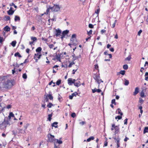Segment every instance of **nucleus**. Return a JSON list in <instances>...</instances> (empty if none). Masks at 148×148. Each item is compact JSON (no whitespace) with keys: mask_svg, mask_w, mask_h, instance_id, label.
Masks as SVG:
<instances>
[{"mask_svg":"<svg viewBox=\"0 0 148 148\" xmlns=\"http://www.w3.org/2000/svg\"><path fill=\"white\" fill-rule=\"evenodd\" d=\"M127 120L128 119H126L124 120V124L125 125H127Z\"/></svg>","mask_w":148,"mask_h":148,"instance_id":"56","label":"nucleus"},{"mask_svg":"<svg viewBox=\"0 0 148 148\" xmlns=\"http://www.w3.org/2000/svg\"><path fill=\"white\" fill-rule=\"evenodd\" d=\"M140 96L142 97H145L144 93V92H143V90L140 93Z\"/></svg>","mask_w":148,"mask_h":148,"instance_id":"42","label":"nucleus"},{"mask_svg":"<svg viewBox=\"0 0 148 148\" xmlns=\"http://www.w3.org/2000/svg\"><path fill=\"white\" fill-rule=\"evenodd\" d=\"M3 29L5 32H9L10 31V28L8 26H6Z\"/></svg>","mask_w":148,"mask_h":148,"instance_id":"13","label":"nucleus"},{"mask_svg":"<svg viewBox=\"0 0 148 148\" xmlns=\"http://www.w3.org/2000/svg\"><path fill=\"white\" fill-rule=\"evenodd\" d=\"M56 140L57 141L56 142H55L56 144L57 143H58L60 144H62V141L61 140H59L58 139H56Z\"/></svg>","mask_w":148,"mask_h":148,"instance_id":"27","label":"nucleus"},{"mask_svg":"<svg viewBox=\"0 0 148 148\" xmlns=\"http://www.w3.org/2000/svg\"><path fill=\"white\" fill-rule=\"evenodd\" d=\"M61 80L59 79L57 80L56 82V84L57 85L59 86L61 83Z\"/></svg>","mask_w":148,"mask_h":148,"instance_id":"35","label":"nucleus"},{"mask_svg":"<svg viewBox=\"0 0 148 148\" xmlns=\"http://www.w3.org/2000/svg\"><path fill=\"white\" fill-rule=\"evenodd\" d=\"M20 17L18 16H15L14 18V21H20Z\"/></svg>","mask_w":148,"mask_h":148,"instance_id":"18","label":"nucleus"},{"mask_svg":"<svg viewBox=\"0 0 148 148\" xmlns=\"http://www.w3.org/2000/svg\"><path fill=\"white\" fill-rule=\"evenodd\" d=\"M122 118V116H116L115 117V119H118L119 120H120Z\"/></svg>","mask_w":148,"mask_h":148,"instance_id":"43","label":"nucleus"},{"mask_svg":"<svg viewBox=\"0 0 148 148\" xmlns=\"http://www.w3.org/2000/svg\"><path fill=\"white\" fill-rule=\"evenodd\" d=\"M54 148H60L59 147V145H57L56 143H54Z\"/></svg>","mask_w":148,"mask_h":148,"instance_id":"51","label":"nucleus"},{"mask_svg":"<svg viewBox=\"0 0 148 148\" xmlns=\"http://www.w3.org/2000/svg\"><path fill=\"white\" fill-rule=\"evenodd\" d=\"M139 88L138 87H136L135 89L134 92L133 93V95L135 96L139 92Z\"/></svg>","mask_w":148,"mask_h":148,"instance_id":"10","label":"nucleus"},{"mask_svg":"<svg viewBox=\"0 0 148 148\" xmlns=\"http://www.w3.org/2000/svg\"><path fill=\"white\" fill-rule=\"evenodd\" d=\"M147 132H148V127H145L143 131V133L145 134Z\"/></svg>","mask_w":148,"mask_h":148,"instance_id":"28","label":"nucleus"},{"mask_svg":"<svg viewBox=\"0 0 148 148\" xmlns=\"http://www.w3.org/2000/svg\"><path fill=\"white\" fill-rule=\"evenodd\" d=\"M129 84V81L128 80L125 79L124 81V84L125 86H127Z\"/></svg>","mask_w":148,"mask_h":148,"instance_id":"32","label":"nucleus"},{"mask_svg":"<svg viewBox=\"0 0 148 148\" xmlns=\"http://www.w3.org/2000/svg\"><path fill=\"white\" fill-rule=\"evenodd\" d=\"M56 58L57 60H59V61H60V55H57V54L56 55Z\"/></svg>","mask_w":148,"mask_h":148,"instance_id":"30","label":"nucleus"},{"mask_svg":"<svg viewBox=\"0 0 148 148\" xmlns=\"http://www.w3.org/2000/svg\"><path fill=\"white\" fill-rule=\"evenodd\" d=\"M10 16H4V20L6 21H8L10 20Z\"/></svg>","mask_w":148,"mask_h":148,"instance_id":"25","label":"nucleus"},{"mask_svg":"<svg viewBox=\"0 0 148 148\" xmlns=\"http://www.w3.org/2000/svg\"><path fill=\"white\" fill-rule=\"evenodd\" d=\"M77 80L73 79L71 78H70L68 79V83L69 85H71L73 84H74L75 81H77Z\"/></svg>","mask_w":148,"mask_h":148,"instance_id":"5","label":"nucleus"},{"mask_svg":"<svg viewBox=\"0 0 148 148\" xmlns=\"http://www.w3.org/2000/svg\"><path fill=\"white\" fill-rule=\"evenodd\" d=\"M14 12V11H11L9 12L8 10L7 11V13L9 15H12L13 14Z\"/></svg>","mask_w":148,"mask_h":148,"instance_id":"34","label":"nucleus"},{"mask_svg":"<svg viewBox=\"0 0 148 148\" xmlns=\"http://www.w3.org/2000/svg\"><path fill=\"white\" fill-rule=\"evenodd\" d=\"M142 31L141 29H140L138 32V35L139 36L140 35L141 33L142 32Z\"/></svg>","mask_w":148,"mask_h":148,"instance_id":"59","label":"nucleus"},{"mask_svg":"<svg viewBox=\"0 0 148 148\" xmlns=\"http://www.w3.org/2000/svg\"><path fill=\"white\" fill-rule=\"evenodd\" d=\"M77 80H78V79ZM74 85L75 86L78 87L79 86L81 85V84L79 81H78L77 80V81H75Z\"/></svg>","mask_w":148,"mask_h":148,"instance_id":"8","label":"nucleus"},{"mask_svg":"<svg viewBox=\"0 0 148 148\" xmlns=\"http://www.w3.org/2000/svg\"><path fill=\"white\" fill-rule=\"evenodd\" d=\"M53 105L51 103H49L47 105V107L49 108H51Z\"/></svg>","mask_w":148,"mask_h":148,"instance_id":"40","label":"nucleus"},{"mask_svg":"<svg viewBox=\"0 0 148 148\" xmlns=\"http://www.w3.org/2000/svg\"><path fill=\"white\" fill-rule=\"evenodd\" d=\"M116 112H118V114H120L121 116H122L123 115V113L121 112V109L119 108L117 109Z\"/></svg>","mask_w":148,"mask_h":148,"instance_id":"16","label":"nucleus"},{"mask_svg":"<svg viewBox=\"0 0 148 148\" xmlns=\"http://www.w3.org/2000/svg\"><path fill=\"white\" fill-rule=\"evenodd\" d=\"M61 98H62L60 96V94H58V99L60 101H61L60 99Z\"/></svg>","mask_w":148,"mask_h":148,"instance_id":"61","label":"nucleus"},{"mask_svg":"<svg viewBox=\"0 0 148 148\" xmlns=\"http://www.w3.org/2000/svg\"><path fill=\"white\" fill-rule=\"evenodd\" d=\"M94 137L93 136H91L90 137H89V138H88V139H87V140L86 141H87V142H90V141L91 140H94Z\"/></svg>","mask_w":148,"mask_h":148,"instance_id":"23","label":"nucleus"},{"mask_svg":"<svg viewBox=\"0 0 148 148\" xmlns=\"http://www.w3.org/2000/svg\"><path fill=\"white\" fill-rule=\"evenodd\" d=\"M29 124L27 123V124L25 125L24 126V127L25 128L24 130H26V129H27L28 127L29 126Z\"/></svg>","mask_w":148,"mask_h":148,"instance_id":"55","label":"nucleus"},{"mask_svg":"<svg viewBox=\"0 0 148 148\" xmlns=\"http://www.w3.org/2000/svg\"><path fill=\"white\" fill-rule=\"evenodd\" d=\"M100 8H98L97 9V10H96L95 11V13L97 14V15L96 16V17H97L98 19H99L98 15H99V12H100Z\"/></svg>","mask_w":148,"mask_h":148,"instance_id":"21","label":"nucleus"},{"mask_svg":"<svg viewBox=\"0 0 148 148\" xmlns=\"http://www.w3.org/2000/svg\"><path fill=\"white\" fill-rule=\"evenodd\" d=\"M92 92L93 93H94L96 92H98L99 93L101 91V89H97L96 88H95L93 89L92 90Z\"/></svg>","mask_w":148,"mask_h":148,"instance_id":"11","label":"nucleus"},{"mask_svg":"<svg viewBox=\"0 0 148 148\" xmlns=\"http://www.w3.org/2000/svg\"><path fill=\"white\" fill-rule=\"evenodd\" d=\"M22 77L24 79H26L27 76L26 73H24Z\"/></svg>","mask_w":148,"mask_h":148,"instance_id":"46","label":"nucleus"},{"mask_svg":"<svg viewBox=\"0 0 148 148\" xmlns=\"http://www.w3.org/2000/svg\"><path fill=\"white\" fill-rule=\"evenodd\" d=\"M131 58V55H130L127 57V58H126L125 59V60H127L128 61H129L130 60Z\"/></svg>","mask_w":148,"mask_h":148,"instance_id":"38","label":"nucleus"},{"mask_svg":"<svg viewBox=\"0 0 148 148\" xmlns=\"http://www.w3.org/2000/svg\"><path fill=\"white\" fill-rule=\"evenodd\" d=\"M14 56L15 57L18 56L19 58L22 57V56L19 53L16 52L14 54Z\"/></svg>","mask_w":148,"mask_h":148,"instance_id":"22","label":"nucleus"},{"mask_svg":"<svg viewBox=\"0 0 148 148\" xmlns=\"http://www.w3.org/2000/svg\"><path fill=\"white\" fill-rule=\"evenodd\" d=\"M50 10H52V8L51 6H49L46 10V12H45L46 13V14H48V13Z\"/></svg>","mask_w":148,"mask_h":148,"instance_id":"20","label":"nucleus"},{"mask_svg":"<svg viewBox=\"0 0 148 148\" xmlns=\"http://www.w3.org/2000/svg\"><path fill=\"white\" fill-rule=\"evenodd\" d=\"M116 21H117V20H115L114 23L112 24V28H114L115 26V25H116Z\"/></svg>","mask_w":148,"mask_h":148,"instance_id":"47","label":"nucleus"},{"mask_svg":"<svg viewBox=\"0 0 148 148\" xmlns=\"http://www.w3.org/2000/svg\"><path fill=\"white\" fill-rule=\"evenodd\" d=\"M16 43V41H13L11 43V45L14 47L15 46Z\"/></svg>","mask_w":148,"mask_h":148,"instance_id":"29","label":"nucleus"},{"mask_svg":"<svg viewBox=\"0 0 148 148\" xmlns=\"http://www.w3.org/2000/svg\"><path fill=\"white\" fill-rule=\"evenodd\" d=\"M9 114L11 117H14V115L12 112H10Z\"/></svg>","mask_w":148,"mask_h":148,"instance_id":"52","label":"nucleus"},{"mask_svg":"<svg viewBox=\"0 0 148 148\" xmlns=\"http://www.w3.org/2000/svg\"><path fill=\"white\" fill-rule=\"evenodd\" d=\"M79 123L81 125H84V124H86V122L85 121H82L80 122Z\"/></svg>","mask_w":148,"mask_h":148,"instance_id":"50","label":"nucleus"},{"mask_svg":"<svg viewBox=\"0 0 148 148\" xmlns=\"http://www.w3.org/2000/svg\"><path fill=\"white\" fill-rule=\"evenodd\" d=\"M76 35L75 34H73L72 36V37H71V38H75V39H76Z\"/></svg>","mask_w":148,"mask_h":148,"instance_id":"57","label":"nucleus"},{"mask_svg":"<svg viewBox=\"0 0 148 148\" xmlns=\"http://www.w3.org/2000/svg\"><path fill=\"white\" fill-rule=\"evenodd\" d=\"M11 117L10 116V115L9 114L8 116V117H5L4 118H7V120L9 121H10V119H11Z\"/></svg>","mask_w":148,"mask_h":148,"instance_id":"48","label":"nucleus"},{"mask_svg":"<svg viewBox=\"0 0 148 148\" xmlns=\"http://www.w3.org/2000/svg\"><path fill=\"white\" fill-rule=\"evenodd\" d=\"M48 46L49 48L50 49L53 48L54 47V45L53 44H51L50 45H48Z\"/></svg>","mask_w":148,"mask_h":148,"instance_id":"44","label":"nucleus"},{"mask_svg":"<svg viewBox=\"0 0 148 148\" xmlns=\"http://www.w3.org/2000/svg\"><path fill=\"white\" fill-rule=\"evenodd\" d=\"M61 33V31L59 29H56L55 36L56 37H58L60 35Z\"/></svg>","mask_w":148,"mask_h":148,"instance_id":"6","label":"nucleus"},{"mask_svg":"<svg viewBox=\"0 0 148 148\" xmlns=\"http://www.w3.org/2000/svg\"><path fill=\"white\" fill-rule=\"evenodd\" d=\"M72 94L73 95V97H76L77 95H78V93L76 92H74L72 93Z\"/></svg>","mask_w":148,"mask_h":148,"instance_id":"49","label":"nucleus"},{"mask_svg":"<svg viewBox=\"0 0 148 148\" xmlns=\"http://www.w3.org/2000/svg\"><path fill=\"white\" fill-rule=\"evenodd\" d=\"M7 118H4L3 121L1 123L2 124V127L3 126L4 127L6 128L8 126H9L10 125V121L7 120Z\"/></svg>","mask_w":148,"mask_h":148,"instance_id":"3","label":"nucleus"},{"mask_svg":"<svg viewBox=\"0 0 148 148\" xmlns=\"http://www.w3.org/2000/svg\"><path fill=\"white\" fill-rule=\"evenodd\" d=\"M75 64V63L73 61V62H71L69 64V65L68 66L69 67V68L71 67L73 64Z\"/></svg>","mask_w":148,"mask_h":148,"instance_id":"39","label":"nucleus"},{"mask_svg":"<svg viewBox=\"0 0 148 148\" xmlns=\"http://www.w3.org/2000/svg\"><path fill=\"white\" fill-rule=\"evenodd\" d=\"M48 141L50 142L55 143L56 139L54 138V136L52 135L51 134H49L47 135Z\"/></svg>","mask_w":148,"mask_h":148,"instance_id":"2","label":"nucleus"},{"mask_svg":"<svg viewBox=\"0 0 148 148\" xmlns=\"http://www.w3.org/2000/svg\"><path fill=\"white\" fill-rule=\"evenodd\" d=\"M80 55H79V56H74V57H73V61H74L75 60H77V59L80 58Z\"/></svg>","mask_w":148,"mask_h":148,"instance_id":"19","label":"nucleus"},{"mask_svg":"<svg viewBox=\"0 0 148 148\" xmlns=\"http://www.w3.org/2000/svg\"><path fill=\"white\" fill-rule=\"evenodd\" d=\"M106 31L105 29H102L101 31V33L103 34V33H105Z\"/></svg>","mask_w":148,"mask_h":148,"instance_id":"62","label":"nucleus"},{"mask_svg":"<svg viewBox=\"0 0 148 148\" xmlns=\"http://www.w3.org/2000/svg\"><path fill=\"white\" fill-rule=\"evenodd\" d=\"M76 116V114L75 113H72L71 114V116L73 118H74Z\"/></svg>","mask_w":148,"mask_h":148,"instance_id":"58","label":"nucleus"},{"mask_svg":"<svg viewBox=\"0 0 148 148\" xmlns=\"http://www.w3.org/2000/svg\"><path fill=\"white\" fill-rule=\"evenodd\" d=\"M115 135L118 133L119 132V126H116L115 127Z\"/></svg>","mask_w":148,"mask_h":148,"instance_id":"9","label":"nucleus"},{"mask_svg":"<svg viewBox=\"0 0 148 148\" xmlns=\"http://www.w3.org/2000/svg\"><path fill=\"white\" fill-rule=\"evenodd\" d=\"M112 104H114V105H116V103L115 102V99H113L111 101Z\"/></svg>","mask_w":148,"mask_h":148,"instance_id":"53","label":"nucleus"},{"mask_svg":"<svg viewBox=\"0 0 148 148\" xmlns=\"http://www.w3.org/2000/svg\"><path fill=\"white\" fill-rule=\"evenodd\" d=\"M8 76H3L2 79L4 81L0 83V90L2 88L10 89L13 86V81L11 79H8Z\"/></svg>","mask_w":148,"mask_h":148,"instance_id":"1","label":"nucleus"},{"mask_svg":"<svg viewBox=\"0 0 148 148\" xmlns=\"http://www.w3.org/2000/svg\"><path fill=\"white\" fill-rule=\"evenodd\" d=\"M94 79L97 81V83L99 85L100 82H99V81L100 79V77L99 76V75H96L95 77H94Z\"/></svg>","mask_w":148,"mask_h":148,"instance_id":"7","label":"nucleus"},{"mask_svg":"<svg viewBox=\"0 0 148 148\" xmlns=\"http://www.w3.org/2000/svg\"><path fill=\"white\" fill-rule=\"evenodd\" d=\"M3 40V37L0 36V43H1Z\"/></svg>","mask_w":148,"mask_h":148,"instance_id":"60","label":"nucleus"},{"mask_svg":"<svg viewBox=\"0 0 148 148\" xmlns=\"http://www.w3.org/2000/svg\"><path fill=\"white\" fill-rule=\"evenodd\" d=\"M11 107H12V106H11V105H7L6 106L7 108L8 109L11 108Z\"/></svg>","mask_w":148,"mask_h":148,"instance_id":"64","label":"nucleus"},{"mask_svg":"<svg viewBox=\"0 0 148 148\" xmlns=\"http://www.w3.org/2000/svg\"><path fill=\"white\" fill-rule=\"evenodd\" d=\"M125 71L124 70L121 71L119 72L122 75H124L125 74Z\"/></svg>","mask_w":148,"mask_h":148,"instance_id":"45","label":"nucleus"},{"mask_svg":"<svg viewBox=\"0 0 148 148\" xmlns=\"http://www.w3.org/2000/svg\"><path fill=\"white\" fill-rule=\"evenodd\" d=\"M31 38L34 42L36 41L37 40V39L36 37H31Z\"/></svg>","mask_w":148,"mask_h":148,"instance_id":"37","label":"nucleus"},{"mask_svg":"<svg viewBox=\"0 0 148 148\" xmlns=\"http://www.w3.org/2000/svg\"><path fill=\"white\" fill-rule=\"evenodd\" d=\"M52 11L57 12L60 10V8L58 5H54L53 7H51Z\"/></svg>","mask_w":148,"mask_h":148,"instance_id":"4","label":"nucleus"},{"mask_svg":"<svg viewBox=\"0 0 148 148\" xmlns=\"http://www.w3.org/2000/svg\"><path fill=\"white\" fill-rule=\"evenodd\" d=\"M52 116V113L50 114H49L48 115V119L49 121H51V117Z\"/></svg>","mask_w":148,"mask_h":148,"instance_id":"24","label":"nucleus"},{"mask_svg":"<svg viewBox=\"0 0 148 148\" xmlns=\"http://www.w3.org/2000/svg\"><path fill=\"white\" fill-rule=\"evenodd\" d=\"M58 122H55L52 123V124L51 125V126L52 127H53L55 128H56L58 127Z\"/></svg>","mask_w":148,"mask_h":148,"instance_id":"15","label":"nucleus"},{"mask_svg":"<svg viewBox=\"0 0 148 148\" xmlns=\"http://www.w3.org/2000/svg\"><path fill=\"white\" fill-rule=\"evenodd\" d=\"M123 68L124 69L127 70L128 69V66L127 64H125L123 66Z\"/></svg>","mask_w":148,"mask_h":148,"instance_id":"36","label":"nucleus"},{"mask_svg":"<svg viewBox=\"0 0 148 148\" xmlns=\"http://www.w3.org/2000/svg\"><path fill=\"white\" fill-rule=\"evenodd\" d=\"M88 27L90 28H93L94 27L93 25L91 24H89Z\"/></svg>","mask_w":148,"mask_h":148,"instance_id":"54","label":"nucleus"},{"mask_svg":"<svg viewBox=\"0 0 148 148\" xmlns=\"http://www.w3.org/2000/svg\"><path fill=\"white\" fill-rule=\"evenodd\" d=\"M69 30H66L63 31L62 32V34L65 36L69 32Z\"/></svg>","mask_w":148,"mask_h":148,"instance_id":"17","label":"nucleus"},{"mask_svg":"<svg viewBox=\"0 0 148 148\" xmlns=\"http://www.w3.org/2000/svg\"><path fill=\"white\" fill-rule=\"evenodd\" d=\"M12 132L13 134L15 136H16L17 134V132L16 131H15V130L12 131Z\"/></svg>","mask_w":148,"mask_h":148,"instance_id":"41","label":"nucleus"},{"mask_svg":"<svg viewBox=\"0 0 148 148\" xmlns=\"http://www.w3.org/2000/svg\"><path fill=\"white\" fill-rule=\"evenodd\" d=\"M114 4V1L113 0L109 2V4L110 6L112 7H113Z\"/></svg>","mask_w":148,"mask_h":148,"instance_id":"26","label":"nucleus"},{"mask_svg":"<svg viewBox=\"0 0 148 148\" xmlns=\"http://www.w3.org/2000/svg\"><path fill=\"white\" fill-rule=\"evenodd\" d=\"M42 50V48L41 47H38L36 49V51L37 52H40Z\"/></svg>","mask_w":148,"mask_h":148,"instance_id":"31","label":"nucleus"},{"mask_svg":"<svg viewBox=\"0 0 148 148\" xmlns=\"http://www.w3.org/2000/svg\"><path fill=\"white\" fill-rule=\"evenodd\" d=\"M47 97L48 98H49V99L50 100H52L53 99V97L51 95H47Z\"/></svg>","mask_w":148,"mask_h":148,"instance_id":"33","label":"nucleus"},{"mask_svg":"<svg viewBox=\"0 0 148 148\" xmlns=\"http://www.w3.org/2000/svg\"><path fill=\"white\" fill-rule=\"evenodd\" d=\"M19 131L18 133H20L23 134H25V130H23L22 129H17Z\"/></svg>","mask_w":148,"mask_h":148,"instance_id":"12","label":"nucleus"},{"mask_svg":"<svg viewBox=\"0 0 148 148\" xmlns=\"http://www.w3.org/2000/svg\"><path fill=\"white\" fill-rule=\"evenodd\" d=\"M38 54L39 53L35 54L34 56V59L38 58V59H39L40 58L41 55V54Z\"/></svg>","mask_w":148,"mask_h":148,"instance_id":"14","label":"nucleus"},{"mask_svg":"<svg viewBox=\"0 0 148 148\" xmlns=\"http://www.w3.org/2000/svg\"><path fill=\"white\" fill-rule=\"evenodd\" d=\"M92 30L91 29L90 30V31L89 32H88V34L89 35H90L91 34H92Z\"/></svg>","mask_w":148,"mask_h":148,"instance_id":"63","label":"nucleus"}]
</instances>
